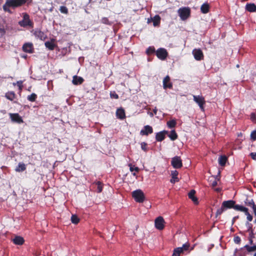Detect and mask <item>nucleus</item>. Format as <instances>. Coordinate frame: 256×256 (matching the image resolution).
Segmentation results:
<instances>
[{
  "mask_svg": "<svg viewBox=\"0 0 256 256\" xmlns=\"http://www.w3.org/2000/svg\"><path fill=\"white\" fill-rule=\"evenodd\" d=\"M133 175L134 176H136V174L135 172L133 173Z\"/></svg>",
  "mask_w": 256,
  "mask_h": 256,
  "instance_id": "56",
  "label": "nucleus"
},
{
  "mask_svg": "<svg viewBox=\"0 0 256 256\" xmlns=\"http://www.w3.org/2000/svg\"><path fill=\"white\" fill-rule=\"evenodd\" d=\"M59 10L60 12L62 13V14H67L68 13V9L65 6H60Z\"/></svg>",
  "mask_w": 256,
  "mask_h": 256,
  "instance_id": "37",
  "label": "nucleus"
},
{
  "mask_svg": "<svg viewBox=\"0 0 256 256\" xmlns=\"http://www.w3.org/2000/svg\"><path fill=\"white\" fill-rule=\"evenodd\" d=\"M5 97L8 100L12 101L16 98V94L14 92L9 91L6 93Z\"/></svg>",
  "mask_w": 256,
  "mask_h": 256,
  "instance_id": "24",
  "label": "nucleus"
},
{
  "mask_svg": "<svg viewBox=\"0 0 256 256\" xmlns=\"http://www.w3.org/2000/svg\"><path fill=\"white\" fill-rule=\"evenodd\" d=\"M164 223L165 222L164 218L161 216H159L155 220V227L158 230H162L164 228Z\"/></svg>",
  "mask_w": 256,
  "mask_h": 256,
  "instance_id": "7",
  "label": "nucleus"
},
{
  "mask_svg": "<svg viewBox=\"0 0 256 256\" xmlns=\"http://www.w3.org/2000/svg\"><path fill=\"white\" fill-rule=\"evenodd\" d=\"M196 191L194 190H191L188 194L189 198L196 204H198V200L196 196H195Z\"/></svg>",
  "mask_w": 256,
  "mask_h": 256,
  "instance_id": "20",
  "label": "nucleus"
},
{
  "mask_svg": "<svg viewBox=\"0 0 256 256\" xmlns=\"http://www.w3.org/2000/svg\"><path fill=\"white\" fill-rule=\"evenodd\" d=\"M116 116L120 120L124 119L126 118L124 110L122 108L117 109L116 112Z\"/></svg>",
  "mask_w": 256,
  "mask_h": 256,
  "instance_id": "18",
  "label": "nucleus"
},
{
  "mask_svg": "<svg viewBox=\"0 0 256 256\" xmlns=\"http://www.w3.org/2000/svg\"><path fill=\"white\" fill-rule=\"evenodd\" d=\"M10 118L12 122L21 124L24 122L22 118L18 113L10 114Z\"/></svg>",
  "mask_w": 256,
  "mask_h": 256,
  "instance_id": "11",
  "label": "nucleus"
},
{
  "mask_svg": "<svg viewBox=\"0 0 256 256\" xmlns=\"http://www.w3.org/2000/svg\"><path fill=\"white\" fill-rule=\"evenodd\" d=\"M200 11L202 14H206L210 11V5L208 2L203 4L200 7Z\"/></svg>",
  "mask_w": 256,
  "mask_h": 256,
  "instance_id": "23",
  "label": "nucleus"
},
{
  "mask_svg": "<svg viewBox=\"0 0 256 256\" xmlns=\"http://www.w3.org/2000/svg\"><path fill=\"white\" fill-rule=\"evenodd\" d=\"M234 241L236 244H240L241 242V238L239 236H235L234 238Z\"/></svg>",
  "mask_w": 256,
  "mask_h": 256,
  "instance_id": "44",
  "label": "nucleus"
},
{
  "mask_svg": "<svg viewBox=\"0 0 256 256\" xmlns=\"http://www.w3.org/2000/svg\"><path fill=\"white\" fill-rule=\"evenodd\" d=\"M84 80L82 78L74 76H73L72 82L74 85H78L82 84Z\"/></svg>",
  "mask_w": 256,
  "mask_h": 256,
  "instance_id": "22",
  "label": "nucleus"
},
{
  "mask_svg": "<svg viewBox=\"0 0 256 256\" xmlns=\"http://www.w3.org/2000/svg\"><path fill=\"white\" fill-rule=\"evenodd\" d=\"M155 52V48L154 46L148 47L146 50V53L148 55H150Z\"/></svg>",
  "mask_w": 256,
  "mask_h": 256,
  "instance_id": "36",
  "label": "nucleus"
},
{
  "mask_svg": "<svg viewBox=\"0 0 256 256\" xmlns=\"http://www.w3.org/2000/svg\"><path fill=\"white\" fill-rule=\"evenodd\" d=\"M194 100L198 104L200 110L202 111L204 110V105L205 104L206 101L204 98L202 96H193Z\"/></svg>",
  "mask_w": 256,
  "mask_h": 256,
  "instance_id": "6",
  "label": "nucleus"
},
{
  "mask_svg": "<svg viewBox=\"0 0 256 256\" xmlns=\"http://www.w3.org/2000/svg\"><path fill=\"white\" fill-rule=\"evenodd\" d=\"M101 22L104 24H110V21H109L108 18H107L106 17L102 18L101 20Z\"/></svg>",
  "mask_w": 256,
  "mask_h": 256,
  "instance_id": "41",
  "label": "nucleus"
},
{
  "mask_svg": "<svg viewBox=\"0 0 256 256\" xmlns=\"http://www.w3.org/2000/svg\"><path fill=\"white\" fill-rule=\"evenodd\" d=\"M5 33V30L4 28H0V36H2L4 35Z\"/></svg>",
  "mask_w": 256,
  "mask_h": 256,
  "instance_id": "49",
  "label": "nucleus"
},
{
  "mask_svg": "<svg viewBox=\"0 0 256 256\" xmlns=\"http://www.w3.org/2000/svg\"><path fill=\"white\" fill-rule=\"evenodd\" d=\"M178 172L176 170L172 171V179L170 180L171 183L174 184L176 182H178L179 181V179L178 177Z\"/></svg>",
  "mask_w": 256,
  "mask_h": 256,
  "instance_id": "21",
  "label": "nucleus"
},
{
  "mask_svg": "<svg viewBox=\"0 0 256 256\" xmlns=\"http://www.w3.org/2000/svg\"><path fill=\"white\" fill-rule=\"evenodd\" d=\"M254 256H256V252L254 254Z\"/></svg>",
  "mask_w": 256,
  "mask_h": 256,
  "instance_id": "57",
  "label": "nucleus"
},
{
  "mask_svg": "<svg viewBox=\"0 0 256 256\" xmlns=\"http://www.w3.org/2000/svg\"><path fill=\"white\" fill-rule=\"evenodd\" d=\"M182 252V248H178L174 250L172 256H180Z\"/></svg>",
  "mask_w": 256,
  "mask_h": 256,
  "instance_id": "34",
  "label": "nucleus"
},
{
  "mask_svg": "<svg viewBox=\"0 0 256 256\" xmlns=\"http://www.w3.org/2000/svg\"><path fill=\"white\" fill-rule=\"evenodd\" d=\"M34 35L36 38H40V40H44L46 38V34L40 30L36 31Z\"/></svg>",
  "mask_w": 256,
  "mask_h": 256,
  "instance_id": "25",
  "label": "nucleus"
},
{
  "mask_svg": "<svg viewBox=\"0 0 256 256\" xmlns=\"http://www.w3.org/2000/svg\"><path fill=\"white\" fill-rule=\"evenodd\" d=\"M55 41V39L52 38L50 41L46 42L44 45L49 50H52L56 46V44L54 43Z\"/></svg>",
  "mask_w": 256,
  "mask_h": 256,
  "instance_id": "17",
  "label": "nucleus"
},
{
  "mask_svg": "<svg viewBox=\"0 0 256 256\" xmlns=\"http://www.w3.org/2000/svg\"><path fill=\"white\" fill-rule=\"evenodd\" d=\"M192 53L196 60H201L204 59V54L200 48H194Z\"/></svg>",
  "mask_w": 256,
  "mask_h": 256,
  "instance_id": "10",
  "label": "nucleus"
},
{
  "mask_svg": "<svg viewBox=\"0 0 256 256\" xmlns=\"http://www.w3.org/2000/svg\"><path fill=\"white\" fill-rule=\"evenodd\" d=\"M228 160V158L226 156H221L218 158V162L220 166H225L226 161Z\"/></svg>",
  "mask_w": 256,
  "mask_h": 256,
  "instance_id": "29",
  "label": "nucleus"
},
{
  "mask_svg": "<svg viewBox=\"0 0 256 256\" xmlns=\"http://www.w3.org/2000/svg\"><path fill=\"white\" fill-rule=\"evenodd\" d=\"M171 164L175 168H182V164L180 158L178 156H176L172 158Z\"/></svg>",
  "mask_w": 256,
  "mask_h": 256,
  "instance_id": "9",
  "label": "nucleus"
},
{
  "mask_svg": "<svg viewBox=\"0 0 256 256\" xmlns=\"http://www.w3.org/2000/svg\"><path fill=\"white\" fill-rule=\"evenodd\" d=\"M140 146H141V148L144 151V152H147L148 149V148H147V144L145 142H142L141 144H140Z\"/></svg>",
  "mask_w": 256,
  "mask_h": 256,
  "instance_id": "40",
  "label": "nucleus"
},
{
  "mask_svg": "<svg viewBox=\"0 0 256 256\" xmlns=\"http://www.w3.org/2000/svg\"><path fill=\"white\" fill-rule=\"evenodd\" d=\"M22 50L25 52L32 54L34 52L33 44L31 42H26L22 46Z\"/></svg>",
  "mask_w": 256,
  "mask_h": 256,
  "instance_id": "12",
  "label": "nucleus"
},
{
  "mask_svg": "<svg viewBox=\"0 0 256 256\" xmlns=\"http://www.w3.org/2000/svg\"><path fill=\"white\" fill-rule=\"evenodd\" d=\"M168 137L172 140L174 141L178 138V136L175 130H174L170 131V132L168 135Z\"/></svg>",
  "mask_w": 256,
  "mask_h": 256,
  "instance_id": "30",
  "label": "nucleus"
},
{
  "mask_svg": "<svg viewBox=\"0 0 256 256\" xmlns=\"http://www.w3.org/2000/svg\"><path fill=\"white\" fill-rule=\"evenodd\" d=\"M66 0H57V2L59 4H64L66 3Z\"/></svg>",
  "mask_w": 256,
  "mask_h": 256,
  "instance_id": "50",
  "label": "nucleus"
},
{
  "mask_svg": "<svg viewBox=\"0 0 256 256\" xmlns=\"http://www.w3.org/2000/svg\"><path fill=\"white\" fill-rule=\"evenodd\" d=\"M217 184H218L216 180H214L212 183V186L213 187L216 186L217 185Z\"/></svg>",
  "mask_w": 256,
  "mask_h": 256,
  "instance_id": "52",
  "label": "nucleus"
},
{
  "mask_svg": "<svg viewBox=\"0 0 256 256\" xmlns=\"http://www.w3.org/2000/svg\"><path fill=\"white\" fill-rule=\"evenodd\" d=\"M166 124H167L169 128H172L176 126V120H172L168 121L167 122Z\"/></svg>",
  "mask_w": 256,
  "mask_h": 256,
  "instance_id": "32",
  "label": "nucleus"
},
{
  "mask_svg": "<svg viewBox=\"0 0 256 256\" xmlns=\"http://www.w3.org/2000/svg\"><path fill=\"white\" fill-rule=\"evenodd\" d=\"M132 196L138 202H142L144 200V194L141 190H134L132 192Z\"/></svg>",
  "mask_w": 256,
  "mask_h": 256,
  "instance_id": "4",
  "label": "nucleus"
},
{
  "mask_svg": "<svg viewBox=\"0 0 256 256\" xmlns=\"http://www.w3.org/2000/svg\"><path fill=\"white\" fill-rule=\"evenodd\" d=\"M216 190L217 192H219L220 190V189H219V188H216Z\"/></svg>",
  "mask_w": 256,
  "mask_h": 256,
  "instance_id": "54",
  "label": "nucleus"
},
{
  "mask_svg": "<svg viewBox=\"0 0 256 256\" xmlns=\"http://www.w3.org/2000/svg\"><path fill=\"white\" fill-rule=\"evenodd\" d=\"M156 112H157V110H156V108H155V109L154 110V114H156Z\"/></svg>",
  "mask_w": 256,
  "mask_h": 256,
  "instance_id": "53",
  "label": "nucleus"
},
{
  "mask_svg": "<svg viewBox=\"0 0 256 256\" xmlns=\"http://www.w3.org/2000/svg\"><path fill=\"white\" fill-rule=\"evenodd\" d=\"M153 25L154 26H158L160 22V17L158 15H156L152 18Z\"/></svg>",
  "mask_w": 256,
  "mask_h": 256,
  "instance_id": "28",
  "label": "nucleus"
},
{
  "mask_svg": "<svg viewBox=\"0 0 256 256\" xmlns=\"http://www.w3.org/2000/svg\"><path fill=\"white\" fill-rule=\"evenodd\" d=\"M12 241L16 245H22L24 242V238L20 236H16Z\"/></svg>",
  "mask_w": 256,
  "mask_h": 256,
  "instance_id": "19",
  "label": "nucleus"
},
{
  "mask_svg": "<svg viewBox=\"0 0 256 256\" xmlns=\"http://www.w3.org/2000/svg\"><path fill=\"white\" fill-rule=\"evenodd\" d=\"M32 2V0H6L2 6V8L5 12H8L11 14L12 12L10 8L14 9L25 4L28 5Z\"/></svg>",
  "mask_w": 256,
  "mask_h": 256,
  "instance_id": "1",
  "label": "nucleus"
},
{
  "mask_svg": "<svg viewBox=\"0 0 256 256\" xmlns=\"http://www.w3.org/2000/svg\"><path fill=\"white\" fill-rule=\"evenodd\" d=\"M153 132L152 128L148 125L145 126L144 128L140 132V134L142 136H148Z\"/></svg>",
  "mask_w": 256,
  "mask_h": 256,
  "instance_id": "13",
  "label": "nucleus"
},
{
  "mask_svg": "<svg viewBox=\"0 0 256 256\" xmlns=\"http://www.w3.org/2000/svg\"><path fill=\"white\" fill-rule=\"evenodd\" d=\"M237 209L238 210V211L244 212L245 214L247 216V220L248 221L251 222L252 220L253 217L248 212V208L242 206V207L238 208Z\"/></svg>",
  "mask_w": 256,
  "mask_h": 256,
  "instance_id": "15",
  "label": "nucleus"
},
{
  "mask_svg": "<svg viewBox=\"0 0 256 256\" xmlns=\"http://www.w3.org/2000/svg\"><path fill=\"white\" fill-rule=\"evenodd\" d=\"M156 52L157 57L161 60H164L168 56V52L164 48H159Z\"/></svg>",
  "mask_w": 256,
  "mask_h": 256,
  "instance_id": "8",
  "label": "nucleus"
},
{
  "mask_svg": "<svg viewBox=\"0 0 256 256\" xmlns=\"http://www.w3.org/2000/svg\"><path fill=\"white\" fill-rule=\"evenodd\" d=\"M26 170V165L22 162H20L16 167L15 170L16 172H22Z\"/></svg>",
  "mask_w": 256,
  "mask_h": 256,
  "instance_id": "26",
  "label": "nucleus"
},
{
  "mask_svg": "<svg viewBox=\"0 0 256 256\" xmlns=\"http://www.w3.org/2000/svg\"><path fill=\"white\" fill-rule=\"evenodd\" d=\"M245 248H246V250L249 252L256 250V245L253 246H249L248 245H246L245 246Z\"/></svg>",
  "mask_w": 256,
  "mask_h": 256,
  "instance_id": "39",
  "label": "nucleus"
},
{
  "mask_svg": "<svg viewBox=\"0 0 256 256\" xmlns=\"http://www.w3.org/2000/svg\"><path fill=\"white\" fill-rule=\"evenodd\" d=\"M71 220L73 224H77L79 222L80 219L76 215H72Z\"/></svg>",
  "mask_w": 256,
  "mask_h": 256,
  "instance_id": "38",
  "label": "nucleus"
},
{
  "mask_svg": "<svg viewBox=\"0 0 256 256\" xmlns=\"http://www.w3.org/2000/svg\"><path fill=\"white\" fill-rule=\"evenodd\" d=\"M26 56H22V58H26Z\"/></svg>",
  "mask_w": 256,
  "mask_h": 256,
  "instance_id": "55",
  "label": "nucleus"
},
{
  "mask_svg": "<svg viewBox=\"0 0 256 256\" xmlns=\"http://www.w3.org/2000/svg\"><path fill=\"white\" fill-rule=\"evenodd\" d=\"M252 208L254 210V215L256 214V204H254V206H252Z\"/></svg>",
  "mask_w": 256,
  "mask_h": 256,
  "instance_id": "51",
  "label": "nucleus"
},
{
  "mask_svg": "<svg viewBox=\"0 0 256 256\" xmlns=\"http://www.w3.org/2000/svg\"><path fill=\"white\" fill-rule=\"evenodd\" d=\"M110 96L111 98H114L115 99H118L119 98L118 94L114 91L110 92Z\"/></svg>",
  "mask_w": 256,
  "mask_h": 256,
  "instance_id": "42",
  "label": "nucleus"
},
{
  "mask_svg": "<svg viewBox=\"0 0 256 256\" xmlns=\"http://www.w3.org/2000/svg\"><path fill=\"white\" fill-rule=\"evenodd\" d=\"M18 24L22 27L31 26L32 25V22L30 19L29 15L26 13H24V14L22 20L18 22Z\"/></svg>",
  "mask_w": 256,
  "mask_h": 256,
  "instance_id": "5",
  "label": "nucleus"
},
{
  "mask_svg": "<svg viewBox=\"0 0 256 256\" xmlns=\"http://www.w3.org/2000/svg\"><path fill=\"white\" fill-rule=\"evenodd\" d=\"M246 9L248 12H254L256 10V6L254 4H247Z\"/></svg>",
  "mask_w": 256,
  "mask_h": 256,
  "instance_id": "27",
  "label": "nucleus"
},
{
  "mask_svg": "<svg viewBox=\"0 0 256 256\" xmlns=\"http://www.w3.org/2000/svg\"><path fill=\"white\" fill-rule=\"evenodd\" d=\"M189 246H190V245L188 244H183L182 247V252L184 250H188L189 248Z\"/></svg>",
  "mask_w": 256,
  "mask_h": 256,
  "instance_id": "47",
  "label": "nucleus"
},
{
  "mask_svg": "<svg viewBox=\"0 0 256 256\" xmlns=\"http://www.w3.org/2000/svg\"><path fill=\"white\" fill-rule=\"evenodd\" d=\"M168 131L163 130L157 132L156 134V140L158 142H162L166 138V134H168Z\"/></svg>",
  "mask_w": 256,
  "mask_h": 256,
  "instance_id": "16",
  "label": "nucleus"
},
{
  "mask_svg": "<svg viewBox=\"0 0 256 256\" xmlns=\"http://www.w3.org/2000/svg\"><path fill=\"white\" fill-rule=\"evenodd\" d=\"M242 206L239 204H236V202L233 200H228L224 201L222 204L220 208L217 210L216 212V216L220 215L224 210L227 209L234 208L236 210H238L237 209L239 207H242Z\"/></svg>",
  "mask_w": 256,
  "mask_h": 256,
  "instance_id": "2",
  "label": "nucleus"
},
{
  "mask_svg": "<svg viewBox=\"0 0 256 256\" xmlns=\"http://www.w3.org/2000/svg\"><path fill=\"white\" fill-rule=\"evenodd\" d=\"M163 87L165 90L172 88V84L170 82V77L168 76H166L163 80Z\"/></svg>",
  "mask_w": 256,
  "mask_h": 256,
  "instance_id": "14",
  "label": "nucleus"
},
{
  "mask_svg": "<svg viewBox=\"0 0 256 256\" xmlns=\"http://www.w3.org/2000/svg\"><path fill=\"white\" fill-rule=\"evenodd\" d=\"M250 156H251V158L252 160H256V152H251L250 154Z\"/></svg>",
  "mask_w": 256,
  "mask_h": 256,
  "instance_id": "48",
  "label": "nucleus"
},
{
  "mask_svg": "<svg viewBox=\"0 0 256 256\" xmlns=\"http://www.w3.org/2000/svg\"><path fill=\"white\" fill-rule=\"evenodd\" d=\"M16 84L18 87V88H19L20 92H21L22 89V88H23L22 81V80L18 81L16 82Z\"/></svg>",
  "mask_w": 256,
  "mask_h": 256,
  "instance_id": "46",
  "label": "nucleus"
},
{
  "mask_svg": "<svg viewBox=\"0 0 256 256\" xmlns=\"http://www.w3.org/2000/svg\"><path fill=\"white\" fill-rule=\"evenodd\" d=\"M129 166H130V172H133V171H136V172H138L140 170L139 168L138 167H135L134 168L133 167V166L132 165V164H128Z\"/></svg>",
  "mask_w": 256,
  "mask_h": 256,
  "instance_id": "43",
  "label": "nucleus"
},
{
  "mask_svg": "<svg viewBox=\"0 0 256 256\" xmlns=\"http://www.w3.org/2000/svg\"><path fill=\"white\" fill-rule=\"evenodd\" d=\"M37 98V95L34 94L32 93L30 95H29L28 96L27 99L31 102H35L36 99Z\"/></svg>",
  "mask_w": 256,
  "mask_h": 256,
  "instance_id": "33",
  "label": "nucleus"
},
{
  "mask_svg": "<svg viewBox=\"0 0 256 256\" xmlns=\"http://www.w3.org/2000/svg\"><path fill=\"white\" fill-rule=\"evenodd\" d=\"M178 13L180 19L182 20H185L190 17V10L188 7L180 8L178 10Z\"/></svg>",
  "mask_w": 256,
  "mask_h": 256,
  "instance_id": "3",
  "label": "nucleus"
},
{
  "mask_svg": "<svg viewBox=\"0 0 256 256\" xmlns=\"http://www.w3.org/2000/svg\"><path fill=\"white\" fill-rule=\"evenodd\" d=\"M93 184H96L97 186V189H96L97 192L100 193L102 191L103 184L102 182L98 181V182H94Z\"/></svg>",
  "mask_w": 256,
  "mask_h": 256,
  "instance_id": "31",
  "label": "nucleus"
},
{
  "mask_svg": "<svg viewBox=\"0 0 256 256\" xmlns=\"http://www.w3.org/2000/svg\"><path fill=\"white\" fill-rule=\"evenodd\" d=\"M245 204L246 206H251L252 208V206H254V202L252 199L249 200L247 198L245 201Z\"/></svg>",
  "mask_w": 256,
  "mask_h": 256,
  "instance_id": "35",
  "label": "nucleus"
},
{
  "mask_svg": "<svg viewBox=\"0 0 256 256\" xmlns=\"http://www.w3.org/2000/svg\"><path fill=\"white\" fill-rule=\"evenodd\" d=\"M250 138L253 141L256 140V130L252 131L250 134Z\"/></svg>",
  "mask_w": 256,
  "mask_h": 256,
  "instance_id": "45",
  "label": "nucleus"
}]
</instances>
